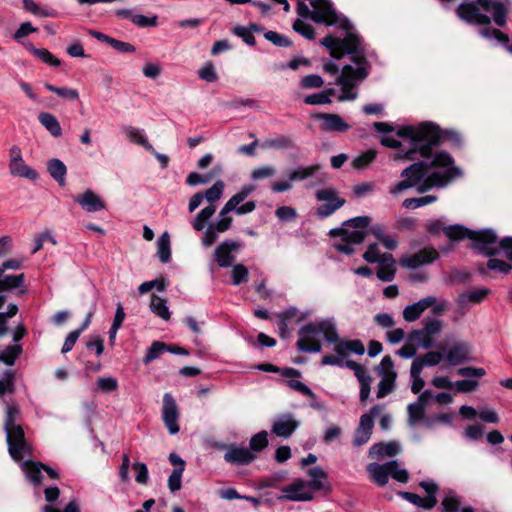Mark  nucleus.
Listing matches in <instances>:
<instances>
[{"instance_id":"obj_33","label":"nucleus","mask_w":512,"mask_h":512,"mask_svg":"<svg viewBox=\"0 0 512 512\" xmlns=\"http://www.w3.org/2000/svg\"><path fill=\"white\" fill-rule=\"evenodd\" d=\"M39 122L53 135L59 137L62 135V128L57 118L47 112H42L38 116Z\"/></svg>"},{"instance_id":"obj_12","label":"nucleus","mask_w":512,"mask_h":512,"mask_svg":"<svg viewBox=\"0 0 512 512\" xmlns=\"http://www.w3.org/2000/svg\"><path fill=\"white\" fill-rule=\"evenodd\" d=\"M180 412L174 397L170 393L163 396L162 420L170 434L174 435L179 432Z\"/></svg>"},{"instance_id":"obj_38","label":"nucleus","mask_w":512,"mask_h":512,"mask_svg":"<svg viewBox=\"0 0 512 512\" xmlns=\"http://www.w3.org/2000/svg\"><path fill=\"white\" fill-rule=\"evenodd\" d=\"M482 34L485 36V39H495L500 44H502L507 52L512 54V42H510V38L507 34L503 33L499 29H485L482 31Z\"/></svg>"},{"instance_id":"obj_54","label":"nucleus","mask_w":512,"mask_h":512,"mask_svg":"<svg viewBox=\"0 0 512 512\" xmlns=\"http://www.w3.org/2000/svg\"><path fill=\"white\" fill-rule=\"evenodd\" d=\"M254 190L255 186L253 185H243L240 190L228 200L229 206L236 208V206L243 202Z\"/></svg>"},{"instance_id":"obj_44","label":"nucleus","mask_w":512,"mask_h":512,"mask_svg":"<svg viewBox=\"0 0 512 512\" xmlns=\"http://www.w3.org/2000/svg\"><path fill=\"white\" fill-rule=\"evenodd\" d=\"M44 86L48 91L57 94L59 97H61L63 99L75 101V100H78V98H79V93L74 88L57 87L48 82H46L44 84Z\"/></svg>"},{"instance_id":"obj_13","label":"nucleus","mask_w":512,"mask_h":512,"mask_svg":"<svg viewBox=\"0 0 512 512\" xmlns=\"http://www.w3.org/2000/svg\"><path fill=\"white\" fill-rule=\"evenodd\" d=\"M313 8L312 20L316 23L334 25L338 23V15L329 0H309Z\"/></svg>"},{"instance_id":"obj_6","label":"nucleus","mask_w":512,"mask_h":512,"mask_svg":"<svg viewBox=\"0 0 512 512\" xmlns=\"http://www.w3.org/2000/svg\"><path fill=\"white\" fill-rule=\"evenodd\" d=\"M371 223L369 216H357L342 223V227L333 228L329 231L330 237H339L340 241L334 243V248L343 254L354 253V245L361 244L366 237L364 231Z\"/></svg>"},{"instance_id":"obj_15","label":"nucleus","mask_w":512,"mask_h":512,"mask_svg":"<svg viewBox=\"0 0 512 512\" xmlns=\"http://www.w3.org/2000/svg\"><path fill=\"white\" fill-rule=\"evenodd\" d=\"M439 257L438 251L432 247L424 248L415 254L400 259V265L408 269H416L424 264H430Z\"/></svg>"},{"instance_id":"obj_47","label":"nucleus","mask_w":512,"mask_h":512,"mask_svg":"<svg viewBox=\"0 0 512 512\" xmlns=\"http://www.w3.org/2000/svg\"><path fill=\"white\" fill-rule=\"evenodd\" d=\"M489 290L486 288L482 289H476L473 291H470L468 293L461 294L459 296V303L461 305H464L468 302L473 304H478L484 300V298L487 296Z\"/></svg>"},{"instance_id":"obj_28","label":"nucleus","mask_w":512,"mask_h":512,"mask_svg":"<svg viewBox=\"0 0 512 512\" xmlns=\"http://www.w3.org/2000/svg\"><path fill=\"white\" fill-rule=\"evenodd\" d=\"M8 448H27L25 435L20 425L5 428Z\"/></svg>"},{"instance_id":"obj_45","label":"nucleus","mask_w":512,"mask_h":512,"mask_svg":"<svg viewBox=\"0 0 512 512\" xmlns=\"http://www.w3.org/2000/svg\"><path fill=\"white\" fill-rule=\"evenodd\" d=\"M470 232H472V230L461 225H451L444 228V234L451 241L462 240L464 238L470 239Z\"/></svg>"},{"instance_id":"obj_23","label":"nucleus","mask_w":512,"mask_h":512,"mask_svg":"<svg viewBox=\"0 0 512 512\" xmlns=\"http://www.w3.org/2000/svg\"><path fill=\"white\" fill-rule=\"evenodd\" d=\"M376 263L379 264V268L376 272L377 277L382 281H392L396 274V262L393 255L384 253L381 255V259Z\"/></svg>"},{"instance_id":"obj_9","label":"nucleus","mask_w":512,"mask_h":512,"mask_svg":"<svg viewBox=\"0 0 512 512\" xmlns=\"http://www.w3.org/2000/svg\"><path fill=\"white\" fill-rule=\"evenodd\" d=\"M315 198L319 202H325L315 209V215L320 220L333 215L346 203V200L339 197V192L334 188L318 189L315 192Z\"/></svg>"},{"instance_id":"obj_18","label":"nucleus","mask_w":512,"mask_h":512,"mask_svg":"<svg viewBox=\"0 0 512 512\" xmlns=\"http://www.w3.org/2000/svg\"><path fill=\"white\" fill-rule=\"evenodd\" d=\"M297 427L298 422L291 414H283L274 420L271 431L279 437L289 438Z\"/></svg>"},{"instance_id":"obj_40","label":"nucleus","mask_w":512,"mask_h":512,"mask_svg":"<svg viewBox=\"0 0 512 512\" xmlns=\"http://www.w3.org/2000/svg\"><path fill=\"white\" fill-rule=\"evenodd\" d=\"M297 314L296 308H290L285 311L278 313L277 318V326L279 329V334L282 338H286L288 334V324L292 318H294Z\"/></svg>"},{"instance_id":"obj_4","label":"nucleus","mask_w":512,"mask_h":512,"mask_svg":"<svg viewBox=\"0 0 512 512\" xmlns=\"http://www.w3.org/2000/svg\"><path fill=\"white\" fill-rule=\"evenodd\" d=\"M455 13L460 20L481 26L478 32L483 38V30L495 29L491 21L498 27H504L508 20V9L501 0H467L458 5Z\"/></svg>"},{"instance_id":"obj_8","label":"nucleus","mask_w":512,"mask_h":512,"mask_svg":"<svg viewBox=\"0 0 512 512\" xmlns=\"http://www.w3.org/2000/svg\"><path fill=\"white\" fill-rule=\"evenodd\" d=\"M225 184L222 180H217L212 187L207 189L203 195L204 199L209 202V205L197 213L195 218L191 221L194 230L202 231L206 222L214 215L216 211L215 202H217L224 191Z\"/></svg>"},{"instance_id":"obj_27","label":"nucleus","mask_w":512,"mask_h":512,"mask_svg":"<svg viewBox=\"0 0 512 512\" xmlns=\"http://www.w3.org/2000/svg\"><path fill=\"white\" fill-rule=\"evenodd\" d=\"M253 451L254 450H227L224 455V459L229 463L245 465L256 458Z\"/></svg>"},{"instance_id":"obj_7","label":"nucleus","mask_w":512,"mask_h":512,"mask_svg":"<svg viewBox=\"0 0 512 512\" xmlns=\"http://www.w3.org/2000/svg\"><path fill=\"white\" fill-rule=\"evenodd\" d=\"M470 240H472V248L479 254L486 257H493L499 254L501 241H498V236L493 229H484L480 231L470 232Z\"/></svg>"},{"instance_id":"obj_2","label":"nucleus","mask_w":512,"mask_h":512,"mask_svg":"<svg viewBox=\"0 0 512 512\" xmlns=\"http://www.w3.org/2000/svg\"><path fill=\"white\" fill-rule=\"evenodd\" d=\"M321 44L336 59H341L344 54L352 55L351 61L355 66L351 64L343 66L341 74L336 78V84L340 86L342 92L338 97L339 101L355 100L358 96L355 88L368 77L371 69L362 38L353 32H348L343 39L328 35L322 39Z\"/></svg>"},{"instance_id":"obj_57","label":"nucleus","mask_w":512,"mask_h":512,"mask_svg":"<svg viewBox=\"0 0 512 512\" xmlns=\"http://www.w3.org/2000/svg\"><path fill=\"white\" fill-rule=\"evenodd\" d=\"M293 29L295 32L301 34L308 40H312L315 37L314 28L310 25L302 21L301 19H297L293 23Z\"/></svg>"},{"instance_id":"obj_34","label":"nucleus","mask_w":512,"mask_h":512,"mask_svg":"<svg viewBox=\"0 0 512 512\" xmlns=\"http://www.w3.org/2000/svg\"><path fill=\"white\" fill-rule=\"evenodd\" d=\"M124 133L131 142L141 145L147 151H153V146L148 142L142 130L132 126H127L124 128Z\"/></svg>"},{"instance_id":"obj_64","label":"nucleus","mask_w":512,"mask_h":512,"mask_svg":"<svg viewBox=\"0 0 512 512\" xmlns=\"http://www.w3.org/2000/svg\"><path fill=\"white\" fill-rule=\"evenodd\" d=\"M442 507L444 512H458L460 508V501L453 493H449L443 499Z\"/></svg>"},{"instance_id":"obj_1","label":"nucleus","mask_w":512,"mask_h":512,"mask_svg":"<svg viewBox=\"0 0 512 512\" xmlns=\"http://www.w3.org/2000/svg\"><path fill=\"white\" fill-rule=\"evenodd\" d=\"M461 175L462 171L455 166L453 157L446 151H440L430 160H415L403 169L401 177L404 179L390 186L389 193L398 195L404 190L415 188L423 194L432 188H444Z\"/></svg>"},{"instance_id":"obj_22","label":"nucleus","mask_w":512,"mask_h":512,"mask_svg":"<svg viewBox=\"0 0 512 512\" xmlns=\"http://www.w3.org/2000/svg\"><path fill=\"white\" fill-rule=\"evenodd\" d=\"M394 466V461L385 464L371 463L367 466V471L372 479L379 486H385L388 482L390 470Z\"/></svg>"},{"instance_id":"obj_16","label":"nucleus","mask_w":512,"mask_h":512,"mask_svg":"<svg viewBox=\"0 0 512 512\" xmlns=\"http://www.w3.org/2000/svg\"><path fill=\"white\" fill-rule=\"evenodd\" d=\"M241 244L233 240H225L220 243L214 251V259L219 267H230L235 261V255Z\"/></svg>"},{"instance_id":"obj_32","label":"nucleus","mask_w":512,"mask_h":512,"mask_svg":"<svg viewBox=\"0 0 512 512\" xmlns=\"http://www.w3.org/2000/svg\"><path fill=\"white\" fill-rule=\"evenodd\" d=\"M401 496L413 503L414 505L424 508L426 510L432 509L437 504V499L435 496H427L425 498H421L419 495L412 493V492H402Z\"/></svg>"},{"instance_id":"obj_11","label":"nucleus","mask_w":512,"mask_h":512,"mask_svg":"<svg viewBox=\"0 0 512 512\" xmlns=\"http://www.w3.org/2000/svg\"><path fill=\"white\" fill-rule=\"evenodd\" d=\"M281 495L279 500H289L296 502L311 501L314 498V490L303 479H296L292 483L281 488Z\"/></svg>"},{"instance_id":"obj_37","label":"nucleus","mask_w":512,"mask_h":512,"mask_svg":"<svg viewBox=\"0 0 512 512\" xmlns=\"http://www.w3.org/2000/svg\"><path fill=\"white\" fill-rule=\"evenodd\" d=\"M41 466L43 465L30 460H25L22 463V469L26 477L35 484H38L41 481V474L43 470V467Z\"/></svg>"},{"instance_id":"obj_51","label":"nucleus","mask_w":512,"mask_h":512,"mask_svg":"<svg viewBox=\"0 0 512 512\" xmlns=\"http://www.w3.org/2000/svg\"><path fill=\"white\" fill-rule=\"evenodd\" d=\"M15 373L13 370H6L3 373V378L0 379V396L6 393H13L15 391Z\"/></svg>"},{"instance_id":"obj_39","label":"nucleus","mask_w":512,"mask_h":512,"mask_svg":"<svg viewBox=\"0 0 512 512\" xmlns=\"http://www.w3.org/2000/svg\"><path fill=\"white\" fill-rule=\"evenodd\" d=\"M233 207L229 206V202L224 205V207L219 212V219L212 224L215 226L216 230L220 232H225L230 229L232 225V218L228 216L230 212L233 211Z\"/></svg>"},{"instance_id":"obj_35","label":"nucleus","mask_w":512,"mask_h":512,"mask_svg":"<svg viewBox=\"0 0 512 512\" xmlns=\"http://www.w3.org/2000/svg\"><path fill=\"white\" fill-rule=\"evenodd\" d=\"M157 255L162 263H167L171 259L170 236L164 232L157 240Z\"/></svg>"},{"instance_id":"obj_19","label":"nucleus","mask_w":512,"mask_h":512,"mask_svg":"<svg viewBox=\"0 0 512 512\" xmlns=\"http://www.w3.org/2000/svg\"><path fill=\"white\" fill-rule=\"evenodd\" d=\"M435 302V296H427L419 301L407 305L403 309V318L407 322H414L418 320L426 309H428Z\"/></svg>"},{"instance_id":"obj_59","label":"nucleus","mask_w":512,"mask_h":512,"mask_svg":"<svg viewBox=\"0 0 512 512\" xmlns=\"http://www.w3.org/2000/svg\"><path fill=\"white\" fill-rule=\"evenodd\" d=\"M376 158V152L374 150H368L363 154L357 156L353 160V167L357 169H363L368 166Z\"/></svg>"},{"instance_id":"obj_52","label":"nucleus","mask_w":512,"mask_h":512,"mask_svg":"<svg viewBox=\"0 0 512 512\" xmlns=\"http://www.w3.org/2000/svg\"><path fill=\"white\" fill-rule=\"evenodd\" d=\"M319 169L318 165H312L304 168L294 169L289 173L290 181H301L313 176Z\"/></svg>"},{"instance_id":"obj_49","label":"nucleus","mask_w":512,"mask_h":512,"mask_svg":"<svg viewBox=\"0 0 512 512\" xmlns=\"http://www.w3.org/2000/svg\"><path fill=\"white\" fill-rule=\"evenodd\" d=\"M22 352L20 345H9L0 353V362L11 366Z\"/></svg>"},{"instance_id":"obj_43","label":"nucleus","mask_w":512,"mask_h":512,"mask_svg":"<svg viewBox=\"0 0 512 512\" xmlns=\"http://www.w3.org/2000/svg\"><path fill=\"white\" fill-rule=\"evenodd\" d=\"M263 147L267 149H293L295 144L290 137L278 136L274 139H267L263 142Z\"/></svg>"},{"instance_id":"obj_21","label":"nucleus","mask_w":512,"mask_h":512,"mask_svg":"<svg viewBox=\"0 0 512 512\" xmlns=\"http://www.w3.org/2000/svg\"><path fill=\"white\" fill-rule=\"evenodd\" d=\"M470 352L469 344L459 341L446 352L445 358L450 365L457 366L469 359Z\"/></svg>"},{"instance_id":"obj_46","label":"nucleus","mask_w":512,"mask_h":512,"mask_svg":"<svg viewBox=\"0 0 512 512\" xmlns=\"http://www.w3.org/2000/svg\"><path fill=\"white\" fill-rule=\"evenodd\" d=\"M437 196L426 195L422 197L407 198L403 201L402 206L406 209H417L422 206L432 204L437 201Z\"/></svg>"},{"instance_id":"obj_25","label":"nucleus","mask_w":512,"mask_h":512,"mask_svg":"<svg viewBox=\"0 0 512 512\" xmlns=\"http://www.w3.org/2000/svg\"><path fill=\"white\" fill-rule=\"evenodd\" d=\"M47 171L60 186H65L67 168L64 162L57 158L50 159L47 162Z\"/></svg>"},{"instance_id":"obj_24","label":"nucleus","mask_w":512,"mask_h":512,"mask_svg":"<svg viewBox=\"0 0 512 512\" xmlns=\"http://www.w3.org/2000/svg\"><path fill=\"white\" fill-rule=\"evenodd\" d=\"M9 171L13 176L26 178L29 180H36L38 173L25 164L23 159L10 160Z\"/></svg>"},{"instance_id":"obj_58","label":"nucleus","mask_w":512,"mask_h":512,"mask_svg":"<svg viewBox=\"0 0 512 512\" xmlns=\"http://www.w3.org/2000/svg\"><path fill=\"white\" fill-rule=\"evenodd\" d=\"M324 84V80L320 75L310 74L304 76L300 81V86L303 89L321 88Z\"/></svg>"},{"instance_id":"obj_56","label":"nucleus","mask_w":512,"mask_h":512,"mask_svg":"<svg viewBox=\"0 0 512 512\" xmlns=\"http://www.w3.org/2000/svg\"><path fill=\"white\" fill-rule=\"evenodd\" d=\"M453 417L450 413H440L425 419V426L427 428H434L438 424L450 425Z\"/></svg>"},{"instance_id":"obj_41","label":"nucleus","mask_w":512,"mask_h":512,"mask_svg":"<svg viewBox=\"0 0 512 512\" xmlns=\"http://www.w3.org/2000/svg\"><path fill=\"white\" fill-rule=\"evenodd\" d=\"M396 378L397 374L381 376V380L378 383L377 398H384L394 390Z\"/></svg>"},{"instance_id":"obj_60","label":"nucleus","mask_w":512,"mask_h":512,"mask_svg":"<svg viewBox=\"0 0 512 512\" xmlns=\"http://www.w3.org/2000/svg\"><path fill=\"white\" fill-rule=\"evenodd\" d=\"M264 37L266 40L278 47H289L292 45V42L287 37L275 31H267L264 34Z\"/></svg>"},{"instance_id":"obj_3","label":"nucleus","mask_w":512,"mask_h":512,"mask_svg":"<svg viewBox=\"0 0 512 512\" xmlns=\"http://www.w3.org/2000/svg\"><path fill=\"white\" fill-rule=\"evenodd\" d=\"M398 137L409 140V148L404 153L396 154V159L415 161L419 158L430 159L433 148L440 144L441 139L450 141L454 146L462 145V137L455 130L442 131L433 122H422L418 125H405L397 130Z\"/></svg>"},{"instance_id":"obj_29","label":"nucleus","mask_w":512,"mask_h":512,"mask_svg":"<svg viewBox=\"0 0 512 512\" xmlns=\"http://www.w3.org/2000/svg\"><path fill=\"white\" fill-rule=\"evenodd\" d=\"M27 50L32 53L37 59L51 67H59L61 65L60 59L54 56L49 50L45 48H36L31 43L25 45Z\"/></svg>"},{"instance_id":"obj_26","label":"nucleus","mask_w":512,"mask_h":512,"mask_svg":"<svg viewBox=\"0 0 512 512\" xmlns=\"http://www.w3.org/2000/svg\"><path fill=\"white\" fill-rule=\"evenodd\" d=\"M442 359V353L438 351H430L423 356L416 357L411 365L414 366V373H418V371H422L425 366L430 367L438 365Z\"/></svg>"},{"instance_id":"obj_31","label":"nucleus","mask_w":512,"mask_h":512,"mask_svg":"<svg viewBox=\"0 0 512 512\" xmlns=\"http://www.w3.org/2000/svg\"><path fill=\"white\" fill-rule=\"evenodd\" d=\"M307 475L311 478V481L308 484L314 491L324 490L326 487V472L319 466L312 467L307 470Z\"/></svg>"},{"instance_id":"obj_14","label":"nucleus","mask_w":512,"mask_h":512,"mask_svg":"<svg viewBox=\"0 0 512 512\" xmlns=\"http://www.w3.org/2000/svg\"><path fill=\"white\" fill-rule=\"evenodd\" d=\"M380 407L374 406L370 410V414H363L360 417L359 425L354 434L353 444L355 446H362L370 439L372 429L374 427L373 417L378 415Z\"/></svg>"},{"instance_id":"obj_30","label":"nucleus","mask_w":512,"mask_h":512,"mask_svg":"<svg viewBox=\"0 0 512 512\" xmlns=\"http://www.w3.org/2000/svg\"><path fill=\"white\" fill-rule=\"evenodd\" d=\"M25 281L24 274L6 275L0 270V293L8 292L23 286Z\"/></svg>"},{"instance_id":"obj_50","label":"nucleus","mask_w":512,"mask_h":512,"mask_svg":"<svg viewBox=\"0 0 512 512\" xmlns=\"http://www.w3.org/2000/svg\"><path fill=\"white\" fill-rule=\"evenodd\" d=\"M167 344L160 341H154L151 346L147 349L146 355L143 359L144 364H149L153 360L159 358V356L166 352Z\"/></svg>"},{"instance_id":"obj_36","label":"nucleus","mask_w":512,"mask_h":512,"mask_svg":"<svg viewBox=\"0 0 512 512\" xmlns=\"http://www.w3.org/2000/svg\"><path fill=\"white\" fill-rule=\"evenodd\" d=\"M408 423L411 427L416 426L419 422L423 421L425 424V407L417 402L411 403L407 407Z\"/></svg>"},{"instance_id":"obj_10","label":"nucleus","mask_w":512,"mask_h":512,"mask_svg":"<svg viewBox=\"0 0 512 512\" xmlns=\"http://www.w3.org/2000/svg\"><path fill=\"white\" fill-rule=\"evenodd\" d=\"M442 321L435 318H425L421 329L412 330L406 337L407 341L416 343L423 349L434 345L433 337L442 331Z\"/></svg>"},{"instance_id":"obj_42","label":"nucleus","mask_w":512,"mask_h":512,"mask_svg":"<svg viewBox=\"0 0 512 512\" xmlns=\"http://www.w3.org/2000/svg\"><path fill=\"white\" fill-rule=\"evenodd\" d=\"M150 309L152 312H154L156 315H158L160 318L164 320L170 319V311L166 304V300L158 297L156 295H152L151 302H150Z\"/></svg>"},{"instance_id":"obj_63","label":"nucleus","mask_w":512,"mask_h":512,"mask_svg":"<svg viewBox=\"0 0 512 512\" xmlns=\"http://www.w3.org/2000/svg\"><path fill=\"white\" fill-rule=\"evenodd\" d=\"M487 268L503 274H508L512 270V266L509 263L497 258H490L487 262Z\"/></svg>"},{"instance_id":"obj_53","label":"nucleus","mask_w":512,"mask_h":512,"mask_svg":"<svg viewBox=\"0 0 512 512\" xmlns=\"http://www.w3.org/2000/svg\"><path fill=\"white\" fill-rule=\"evenodd\" d=\"M97 388L95 391L111 393L118 389V381L114 377H100L97 380Z\"/></svg>"},{"instance_id":"obj_48","label":"nucleus","mask_w":512,"mask_h":512,"mask_svg":"<svg viewBox=\"0 0 512 512\" xmlns=\"http://www.w3.org/2000/svg\"><path fill=\"white\" fill-rule=\"evenodd\" d=\"M402 138L404 139L403 142L399 141L398 139H396V138H394L392 136L383 137L381 139V144L383 146H386V147H389V148H393V149H398V148L401 149L400 151H398V152H396V153H394L392 155V158L394 160H397L395 158L396 154L404 153L409 148V140L407 138H405V137H402ZM401 160H404V158H402ZM405 161H407V160L405 159Z\"/></svg>"},{"instance_id":"obj_61","label":"nucleus","mask_w":512,"mask_h":512,"mask_svg":"<svg viewBox=\"0 0 512 512\" xmlns=\"http://www.w3.org/2000/svg\"><path fill=\"white\" fill-rule=\"evenodd\" d=\"M376 371L380 376L397 374L394 370L393 359L389 355L382 358L380 364L376 368Z\"/></svg>"},{"instance_id":"obj_5","label":"nucleus","mask_w":512,"mask_h":512,"mask_svg":"<svg viewBox=\"0 0 512 512\" xmlns=\"http://www.w3.org/2000/svg\"><path fill=\"white\" fill-rule=\"evenodd\" d=\"M296 347L305 353H319L322 350L320 336L328 343L338 340V331L333 318L319 319L309 322L299 329Z\"/></svg>"},{"instance_id":"obj_17","label":"nucleus","mask_w":512,"mask_h":512,"mask_svg":"<svg viewBox=\"0 0 512 512\" xmlns=\"http://www.w3.org/2000/svg\"><path fill=\"white\" fill-rule=\"evenodd\" d=\"M73 200L87 212H98L106 209L104 201L91 189L74 196Z\"/></svg>"},{"instance_id":"obj_20","label":"nucleus","mask_w":512,"mask_h":512,"mask_svg":"<svg viewBox=\"0 0 512 512\" xmlns=\"http://www.w3.org/2000/svg\"><path fill=\"white\" fill-rule=\"evenodd\" d=\"M316 119H321V129L324 131L346 132L350 129L347 124L339 115L330 113H319L314 116Z\"/></svg>"},{"instance_id":"obj_55","label":"nucleus","mask_w":512,"mask_h":512,"mask_svg":"<svg viewBox=\"0 0 512 512\" xmlns=\"http://www.w3.org/2000/svg\"><path fill=\"white\" fill-rule=\"evenodd\" d=\"M232 284L240 285L248 280V269L243 264H236L232 267Z\"/></svg>"},{"instance_id":"obj_62","label":"nucleus","mask_w":512,"mask_h":512,"mask_svg":"<svg viewBox=\"0 0 512 512\" xmlns=\"http://www.w3.org/2000/svg\"><path fill=\"white\" fill-rule=\"evenodd\" d=\"M218 233L221 232L216 230L215 226L212 223H210L202 236V245L204 247L212 246L218 238Z\"/></svg>"}]
</instances>
